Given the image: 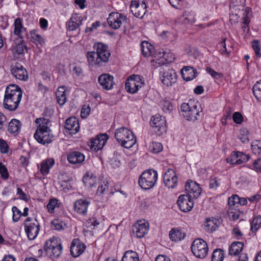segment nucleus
Masks as SVG:
<instances>
[{
    "label": "nucleus",
    "instance_id": "f257e3e1",
    "mask_svg": "<svg viewBox=\"0 0 261 261\" xmlns=\"http://www.w3.org/2000/svg\"><path fill=\"white\" fill-rule=\"evenodd\" d=\"M93 49L94 51L87 53L88 64L96 68L104 66L109 61L111 56L108 45L101 42H97L94 44Z\"/></svg>",
    "mask_w": 261,
    "mask_h": 261
},
{
    "label": "nucleus",
    "instance_id": "f03ea898",
    "mask_svg": "<svg viewBox=\"0 0 261 261\" xmlns=\"http://www.w3.org/2000/svg\"><path fill=\"white\" fill-rule=\"evenodd\" d=\"M22 92L21 88L14 84H10L6 89L3 105L9 111H15L21 100Z\"/></svg>",
    "mask_w": 261,
    "mask_h": 261
},
{
    "label": "nucleus",
    "instance_id": "7ed1b4c3",
    "mask_svg": "<svg viewBox=\"0 0 261 261\" xmlns=\"http://www.w3.org/2000/svg\"><path fill=\"white\" fill-rule=\"evenodd\" d=\"M35 122L38 124L34 135L35 140L43 145L50 143L53 141L54 136L48 126L49 120L44 118H37Z\"/></svg>",
    "mask_w": 261,
    "mask_h": 261
},
{
    "label": "nucleus",
    "instance_id": "20e7f679",
    "mask_svg": "<svg viewBox=\"0 0 261 261\" xmlns=\"http://www.w3.org/2000/svg\"><path fill=\"white\" fill-rule=\"evenodd\" d=\"M181 111L184 117L188 121H194L198 119L202 110L197 100L190 99L181 106Z\"/></svg>",
    "mask_w": 261,
    "mask_h": 261
},
{
    "label": "nucleus",
    "instance_id": "39448f33",
    "mask_svg": "<svg viewBox=\"0 0 261 261\" xmlns=\"http://www.w3.org/2000/svg\"><path fill=\"white\" fill-rule=\"evenodd\" d=\"M115 138L122 147L126 148L132 147L137 142L133 132L124 127L116 129Z\"/></svg>",
    "mask_w": 261,
    "mask_h": 261
},
{
    "label": "nucleus",
    "instance_id": "423d86ee",
    "mask_svg": "<svg viewBox=\"0 0 261 261\" xmlns=\"http://www.w3.org/2000/svg\"><path fill=\"white\" fill-rule=\"evenodd\" d=\"M44 250L47 256L54 259L61 256L63 248L59 240L57 238H53L45 242Z\"/></svg>",
    "mask_w": 261,
    "mask_h": 261
},
{
    "label": "nucleus",
    "instance_id": "0eeeda50",
    "mask_svg": "<svg viewBox=\"0 0 261 261\" xmlns=\"http://www.w3.org/2000/svg\"><path fill=\"white\" fill-rule=\"evenodd\" d=\"M158 176L156 171L153 169L147 170L140 175L138 180L139 185L143 189H150L154 186Z\"/></svg>",
    "mask_w": 261,
    "mask_h": 261
},
{
    "label": "nucleus",
    "instance_id": "6e6552de",
    "mask_svg": "<svg viewBox=\"0 0 261 261\" xmlns=\"http://www.w3.org/2000/svg\"><path fill=\"white\" fill-rule=\"evenodd\" d=\"M24 230L28 238L34 240L40 231V224L36 218L28 217L24 222Z\"/></svg>",
    "mask_w": 261,
    "mask_h": 261
},
{
    "label": "nucleus",
    "instance_id": "1a4fd4ad",
    "mask_svg": "<svg viewBox=\"0 0 261 261\" xmlns=\"http://www.w3.org/2000/svg\"><path fill=\"white\" fill-rule=\"evenodd\" d=\"M159 70L160 79L164 85L171 86L176 82L177 75L174 70L165 65L161 67Z\"/></svg>",
    "mask_w": 261,
    "mask_h": 261
},
{
    "label": "nucleus",
    "instance_id": "9d476101",
    "mask_svg": "<svg viewBox=\"0 0 261 261\" xmlns=\"http://www.w3.org/2000/svg\"><path fill=\"white\" fill-rule=\"evenodd\" d=\"M191 250L196 257L204 258L207 254L208 248L205 241L201 239H197L193 242Z\"/></svg>",
    "mask_w": 261,
    "mask_h": 261
},
{
    "label": "nucleus",
    "instance_id": "9b49d317",
    "mask_svg": "<svg viewBox=\"0 0 261 261\" xmlns=\"http://www.w3.org/2000/svg\"><path fill=\"white\" fill-rule=\"evenodd\" d=\"M144 85V81L141 76L138 74H133L127 79L125 87L128 92L134 94Z\"/></svg>",
    "mask_w": 261,
    "mask_h": 261
},
{
    "label": "nucleus",
    "instance_id": "f8f14e48",
    "mask_svg": "<svg viewBox=\"0 0 261 261\" xmlns=\"http://www.w3.org/2000/svg\"><path fill=\"white\" fill-rule=\"evenodd\" d=\"M166 121L165 117L159 114L153 116L151 119L150 125L153 132L158 136L163 135L166 131Z\"/></svg>",
    "mask_w": 261,
    "mask_h": 261
},
{
    "label": "nucleus",
    "instance_id": "ddd939ff",
    "mask_svg": "<svg viewBox=\"0 0 261 261\" xmlns=\"http://www.w3.org/2000/svg\"><path fill=\"white\" fill-rule=\"evenodd\" d=\"M130 9L135 16L142 18L146 12V5L144 0H132Z\"/></svg>",
    "mask_w": 261,
    "mask_h": 261
},
{
    "label": "nucleus",
    "instance_id": "4468645a",
    "mask_svg": "<svg viewBox=\"0 0 261 261\" xmlns=\"http://www.w3.org/2000/svg\"><path fill=\"white\" fill-rule=\"evenodd\" d=\"M126 19V16L121 13L112 12L109 14L107 18V21L112 28L117 30L121 27L122 22Z\"/></svg>",
    "mask_w": 261,
    "mask_h": 261
},
{
    "label": "nucleus",
    "instance_id": "2eb2a0df",
    "mask_svg": "<svg viewBox=\"0 0 261 261\" xmlns=\"http://www.w3.org/2000/svg\"><path fill=\"white\" fill-rule=\"evenodd\" d=\"M164 183L169 189H174L178 184L177 175L175 171L168 169L165 171L163 177Z\"/></svg>",
    "mask_w": 261,
    "mask_h": 261
},
{
    "label": "nucleus",
    "instance_id": "dca6fc26",
    "mask_svg": "<svg viewBox=\"0 0 261 261\" xmlns=\"http://www.w3.org/2000/svg\"><path fill=\"white\" fill-rule=\"evenodd\" d=\"M174 55L170 51H160L158 54L154 56V59L152 60L156 64L161 65H167L168 63L172 62L174 61Z\"/></svg>",
    "mask_w": 261,
    "mask_h": 261
},
{
    "label": "nucleus",
    "instance_id": "f3484780",
    "mask_svg": "<svg viewBox=\"0 0 261 261\" xmlns=\"http://www.w3.org/2000/svg\"><path fill=\"white\" fill-rule=\"evenodd\" d=\"M148 224L144 220L138 221L132 227V231L134 235L138 238H141L148 231Z\"/></svg>",
    "mask_w": 261,
    "mask_h": 261
},
{
    "label": "nucleus",
    "instance_id": "a211bd4d",
    "mask_svg": "<svg viewBox=\"0 0 261 261\" xmlns=\"http://www.w3.org/2000/svg\"><path fill=\"white\" fill-rule=\"evenodd\" d=\"M177 204L179 208L184 212H189L194 205L192 198L185 194L181 195L178 197Z\"/></svg>",
    "mask_w": 261,
    "mask_h": 261
},
{
    "label": "nucleus",
    "instance_id": "6ab92c4d",
    "mask_svg": "<svg viewBox=\"0 0 261 261\" xmlns=\"http://www.w3.org/2000/svg\"><path fill=\"white\" fill-rule=\"evenodd\" d=\"M185 190L188 193L186 195H188L191 198H198L201 192V189L199 184L192 180L187 182Z\"/></svg>",
    "mask_w": 261,
    "mask_h": 261
},
{
    "label": "nucleus",
    "instance_id": "aec40b11",
    "mask_svg": "<svg viewBox=\"0 0 261 261\" xmlns=\"http://www.w3.org/2000/svg\"><path fill=\"white\" fill-rule=\"evenodd\" d=\"M11 71L17 79L23 81H26L28 79V73L27 70L19 63H16L12 66Z\"/></svg>",
    "mask_w": 261,
    "mask_h": 261
},
{
    "label": "nucleus",
    "instance_id": "412c9836",
    "mask_svg": "<svg viewBox=\"0 0 261 261\" xmlns=\"http://www.w3.org/2000/svg\"><path fill=\"white\" fill-rule=\"evenodd\" d=\"M90 203V201L88 199L77 200L73 204L74 211L80 215L86 216L87 214L88 209Z\"/></svg>",
    "mask_w": 261,
    "mask_h": 261
},
{
    "label": "nucleus",
    "instance_id": "4be33fe9",
    "mask_svg": "<svg viewBox=\"0 0 261 261\" xmlns=\"http://www.w3.org/2000/svg\"><path fill=\"white\" fill-rule=\"evenodd\" d=\"M86 248L85 244L79 239H74L70 245L71 255L74 257H78L84 252Z\"/></svg>",
    "mask_w": 261,
    "mask_h": 261
},
{
    "label": "nucleus",
    "instance_id": "5701e85b",
    "mask_svg": "<svg viewBox=\"0 0 261 261\" xmlns=\"http://www.w3.org/2000/svg\"><path fill=\"white\" fill-rule=\"evenodd\" d=\"M108 139V136L105 134L97 135L95 138L91 139L90 142V147L95 151L101 149L106 144Z\"/></svg>",
    "mask_w": 261,
    "mask_h": 261
},
{
    "label": "nucleus",
    "instance_id": "b1692460",
    "mask_svg": "<svg viewBox=\"0 0 261 261\" xmlns=\"http://www.w3.org/2000/svg\"><path fill=\"white\" fill-rule=\"evenodd\" d=\"M114 77L109 73H105L100 75L98 79L99 84L102 88L109 90L113 88L114 84Z\"/></svg>",
    "mask_w": 261,
    "mask_h": 261
},
{
    "label": "nucleus",
    "instance_id": "393cba45",
    "mask_svg": "<svg viewBox=\"0 0 261 261\" xmlns=\"http://www.w3.org/2000/svg\"><path fill=\"white\" fill-rule=\"evenodd\" d=\"M65 128L71 135L75 134L80 129V125L77 119L75 117L68 118L65 122Z\"/></svg>",
    "mask_w": 261,
    "mask_h": 261
},
{
    "label": "nucleus",
    "instance_id": "a878e982",
    "mask_svg": "<svg viewBox=\"0 0 261 261\" xmlns=\"http://www.w3.org/2000/svg\"><path fill=\"white\" fill-rule=\"evenodd\" d=\"M85 155L78 151H71L67 155V160L70 164L81 165L85 161Z\"/></svg>",
    "mask_w": 261,
    "mask_h": 261
},
{
    "label": "nucleus",
    "instance_id": "bb28decb",
    "mask_svg": "<svg viewBox=\"0 0 261 261\" xmlns=\"http://www.w3.org/2000/svg\"><path fill=\"white\" fill-rule=\"evenodd\" d=\"M55 161L53 159L49 158L42 161L39 165L38 164V167L41 174L43 176L48 175L50 169L54 166Z\"/></svg>",
    "mask_w": 261,
    "mask_h": 261
},
{
    "label": "nucleus",
    "instance_id": "cd10ccee",
    "mask_svg": "<svg viewBox=\"0 0 261 261\" xmlns=\"http://www.w3.org/2000/svg\"><path fill=\"white\" fill-rule=\"evenodd\" d=\"M13 26L14 27V34L18 36L20 39H22V34L26 31V28L23 25L22 20L19 17L16 18Z\"/></svg>",
    "mask_w": 261,
    "mask_h": 261
},
{
    "label": "nucleus",
    "instance_id": "c85d7f7f",
    "mask_svg": "<svg viewBox=\"0 0 261 261\" xmlns=\"http://www.w3.org/2000/svg\"><path fill=\"white\" fill-rule=\"evenodd\" d=\"M198 73L196 70L192 67L185 66L181 69V75L183 79L189 81L197 76Z\"/></svg>",
    "mask_w": 261,
    "mask_h": 261
},
{
    "label": "nucleus",
    "instance_id": "c756f323",
    "mask_svg": "<svg viewBox=\"0 0 261 261\" xmlns=\"http://www.w3.org/2000/svg\"><path fill=\"white\" fill-rule=\"evenodd\" d=\"M82 19L78 14H74L67 22L68 29L69 31H73L77 29L82 25Z\"/></svg>",
    "mask_w": 261,
    "mask_h": 261
},
{
    "label": "nucleus",
    "instance_id": "7c9ffc66",
    "mask_svg": "<svg viewBox=\"0 0 261 261\" xmlns=\"http://www.w3.org/2000/svg\"><path fill=\"white\" fill-rule=\"evenodd\" d=\"M27 49V46L23 42V39L20 40V42L15 43L12 46V51L15 57L18 58L19 55L24 53V49Z\"/></svg>",
    "mask_w": 261,
    "mask_h": 261
},
{
    "label": "nucleus",
    "instance_id": "2f4dec72",
    "mask_svg": "<svg viewBox=\"0 0 261 261\" xmlns=\"http://www.w3.org/2000/svg\"><path fill=\"white\" fill-rule=\"evenodd\" d=\"M56 95L58 103L60 106H63L67 101L66 87L65 86L59 87L56 91Z\"/></svg>",
    "mask_w": 261,
    "mask_h": 261
},
{
    "label": "nucleus",
    "instance_id": "473e14b6",
    "mask_svg": "<svg viewBox=\"0 0 261 261\" xmlns=\"http://www.w3.org/2000/svg\"><path fill=\"white\" fill-rule=\"evenodd\" d=\"M186 236L185 232L177 228L171 229L169 232V237L173 241H179L184 239Z\"/></svg>",
    "mask_w": 261,
    "mask_h": 261
},
{
    "label": "nucleus",
    "instance_id": "72a5a7b5",
    "mask_svg": "<svg viewBox=\"0 0 261 261\" xmlns=\"http://www.w3.org/2000/svg\"><path fill=\"white\" fill-rule=\"evenodd\" d=\"M21 126L22 123L19 120L13 119L9 123L8 130L11 134H17L20 131Z\"/></svg>",
    "mask_w": 261,
    "mask_h": 261
},
{
    "label": "nucleus",
    "instance_id": "f704fd0d",
    "mask_svg": "<svg viewBox=\"0 0 261 261\" xmlns=\"http://www.w3.org/2000/svg\"><path fill=\"white\" fill-rule=\"evenodd\" d=\"M96 176L94 175L92 173L89 172H87L83 178V181L85 186L90 187H95L96 184Z\"/></svg>",
    "mask_w": 261,
    "mask_h": 261
},
{
    "label": "nucleus",
    "instance_id": "c9c22d12",
    "mask_svg": "<svg viewBox=\"0 0 261 261\" xmlns=\"http://www.w3.org/2000/svg\"><path fill=\"white\" fill-rule=\"evenodd\" d=\"M141 48L142 55L148 57L152 56L154 51V47L147 41H143L141 44Z\"/></svg>",
    "mask_w": 261,
    "mask_h": 261
},
{
    "label": "nucleus",
    "instance_id": "e433bc0d",
    "mask_svg": "<svg viewBox=\"0 0 261 261\" xmlns=\"http://www.w3.org/2000/svg\"><path fill=\"white\" fill-rule=\"evenodd\" d=\"M31 36V41L37 45L42 46L45 43L44 38L39 34L37 31L32 30L30 32Z\"/></svg>",
    "mask_w": 261,
    "mask_h": 261
},
{
    "label": "nucleus",
    "instance_id": "4c0bfd02",
    "mask_svg": "<svg viewBox=\"0 0 261 261\" xmlns=\"http://www.w3.org/2000/svg\"><path fill=\"white\" fill-rule=\"evenodd\" d=\"M244 244L241 242H234L231 244L229 250L230 255H237L242 250Z\"/></svg>",
    "mask_w": 261,
    "mask_h": 261
},
{
    "label": "nucleus",
    "instance_id": "58836bf2",
    "mask_svg": "<svg viewBox=\"0 0 261 261\" xmlns=\"http://www.w3.org/2000/svg\"><path fill=\"white\" fill-rule=\"evenodd\" d=\"M109 182L107 180H100L96 194L99 196L104 195L109 192Z\"/></svg>",
    "mask_w": 261,
    "mask_h": 261
},
{
    "label": "nucleus",
    "instance_id": "ea45409f",
    "mask_svg": "<svg viewBox=\"0 0 261 261\" xmlns=\"http://www.w3.org/2000/svg\"><path fill=\"white\" fill-rule=\"evenodd\" d=\"M121 261H139L138 253L133 250H127L125 252Z\"/></svg>",
    "mask_w": 261,
    "mask_h": 261
},
{
    "label": "nucleus",
    "instance_id": "a19ab883",
    "mask_svg": "<svg viewBox=\"0 0 261 261\" xmlns=\"http://www.w3.org/2000/svg\"><path fill=\"white\" fill-rule=\"evenodd\" d=\"M250 12V9L248 8L245 9L243 12V25L242 28L244 32H248L249 31V24L250 23V18L249 17V13Z\"/></svg>",
    "mask_w": 261,
    "mask_h": 261
},
{
    "label": "nucleus",
    "instance_id": "79ce46f5",
    "mask_svg": "<svg viewBox=\"0 0 261 261\" xmlns=\"http://www.w3.org/2000/svg\"><path fill=\"white\" fill-rule=\"evenodd\" d=\"M182 17V22L185 24L192 23L196 21L195 14L193 11H185Z\"/></svg>",
    "mask_w": 261,
    "mask_h": 261
},
{
    "label": "nucleus",
    "instance_id": "37998d69",
    "mask_svg": "<svg viewBox=\"0 0 261 261\" xmlns=\"http://www.w3.org/2000/svg\"><path fill=\"white\" fill-rule=\"evenodd\" d=\"M216 220H211L210 218H207L205 222V230L208 232H213L217 230L218 227Z\"/></svg>",
    "mask_w": 261,
    "mask_h": 261
},
{
    "label": "nucleus",
    "instance_id": "c03bdc74",
    "mask_svg": "<svg viewBox=\"0 0 261 261\" xmlns=\"http://www.w3.org/2000/svg\"><path fill=\"white\" fill-rule=\"evenodd\" d=\"M224 257L223 251L221 249H216L212 255V261H223Z\"/></svg>",
    "mask_w": 261,
    "mask_h": 261
},
{
    "label": "nucleus",
    "instance_id": "a18cd8bd",
    "mask_svg": "<svg viewBox=\"0 0 261 261\" xmlns=\"http://www.w3.org/2000/svg\"><path fill=\"white\" fill-rule=\"evenodd\" d=\"M253 93L256 99L261 101V80L257 81L253 86Z\"/></svg>",
    "mask_w": 261,
    "mask_h": 261
},
{
    "label": "nucleus",
    "instance_id": "49530a36",
    "mask_svg": "<svg viewBox=\"0 0 261 261\" xmlns=\"http://www.w3.org/2000/svg\"><path fill=\"white\" fill-rule=\"evenodd\" d=\"M261 227V216L258 215L254 218L251 223V231L255 233Z\"/></svg>",
    "mask_w": 261,
    "mask_h": 261
},
{
    "label": "nucleus",
    "instance_id": "de8ad7c7",
    "mask_svg": "<svg viewBox=\"0 0 261 261\" xmlns=\"http://www.w3.org/2000/svg\"><path fill=\"white\" fill-rule=\"evenodd\" d=\"M241 214V212L236 208L230 207L228 211V215L230 219L236 221L239 219Z\"/></svg>",
    "mask_w": 261,
    "mask_h": 261
},
{
    "label": "nucleus",
    "instance_id": "09e8293b",
    "mask_svg": "<svg viewBox=\"0 0 261 261\" xmlns=\"http://www.w3.org/2000/svg\"><path fill=\"white\" fill-rule=\"evenodd\" d=\"M251 149L254 154L261 155V140H254L251 144Z\"/></svg>",
    "mask_w": 261,
    "mask_h": 261
},
{
    "label": "nucleus",
    "instance_id": "8fccbe9b",
    "mask_svg": "<svg viewBox=\"0 0 261 261\" xmlns=\"http://www.w3.org/2000/svg\"><path fill=\"white\" fill-rule=\"evenodd\" d=\"M149 149L154 153H158L162 151L163 146L161 143L152 142L149 145Z\"/></svg>",
    "mask_w": 261,
    "mask_h": 261
},
{
    "label": "nucleus",
    "instance_id": "3c124183",
    "mask_svg": "<svg viewBox=\"0 0 261 261\" xmlns=\"http://www.w3.org/2000/svg\"><path fill=\"white\" fill-rule=\"evenodd\" d=\"M59 200L56 198L50 199L47 204V208L48 212L53 213L56 207L59 206Z\"/></svg>",
    "mask_w": 261,
    "mask_h": 261
},
{
    "label": "nucleus",
    "instance_id": "603ef678",
    "mask_svg": "<svg viewBox=\"0 0 261 261\" xmlns=\"http://www.w3.org/2000/svg\"><path fill=\"white\" fill-rule=\"evenodd\" d=\"M100 224L99 220L95 217L89 218L86 221V225L88 227H92L94 229Z\"/></svg>",
    "mask_w": 261,
    "mask_h": 261
},
{
    "label": "nucleus",
    "instance_id": "864d4df0",
    "mask_svg": "<svg viewBox=\"0 0 261 261\" xmlns=\"http://www.w3.org/2000/svg\"><path fill=\"white\" fill-rule=\"evenodd\" d=\"M161 106L165 113H170L172 110V105L169 100H163L161 101Z\"/></svg>",
    "mask_w": 261,
    "mask_h": 261
},
{
    "label": "nucleus",
    "instance_id": "5fc2aeb1",
    "mask_svg": "<svg viewBox=\"0 0 261 261\" xmlns=\"http://www.w3.org/2000/svg\"><path fill=\"white\" fill-rule=\"evenodd\" d=\"M0 177L3 180H7L9 177V174L7 167L2 162L0 163Z\"/></svg>",
    "mask_w": 261,
    "mask_h": 261
},
{
    "label": "nucleus",
    "instance_id": "6e6d98bb",
    "mask_svg": "<svg viewBox=\"0 0 261 261\" xmlns=\"http://www.w3.org/2000/svg\"><path fill=\"white\" fill-rule=\"evenodd\" d=\"M12 211L13 212V221L14 222L18 221L22 216L21 212L15 206L12 207Z\"/></svg>",
    "mask_w": 261,
    "mask_h": 261
},
{
    "label": "nucleus",
    "instance_id": "4d7b16f0",
    "mask_svg": "<svg viewBox=\"0 0 261 261\" xmlns=\"http://www.w3.org/2000/svg\"><path fill=\"white\" fill-rule=\"evenodd\" d=\"M248 131L246 129L240 130V134L238 135V139L243 143H246L249 142V138L248 136Z\"/></svg>",
    "mask_w": 261,
    "mask_h": 261
},
{
    "label": "nucleus",
    "instance_id": "13d9d810",
    "mask_svg": "<svg viewBox=\"0 0 261 261\" xmlns=\"http://www.w3.org/2000/svg\"><path fill=\"white\" fill-rule=\"evenodd\" d=\"M225 41L226 39H224L221 41L218 44V47L219 48V51L222 55L228 56L229 53L226 49Z\"/></svg>",
    "mask_w": 261,
    "mask_h": 261
},
{
    "label": "nucleus",
    "instance_id": "bf43d9fd",
    "mask_svg": "<svg viewBox=\"0 0 261 261\" xmlns=\"http://www.w3.org/2000/svg\"><path fill=\"white\" fill-rule=\"evenodd\" d=\"M237 155L239 161V164H241L243 163L247 162L250 159L249 155L245 154L242 152L237 151Z\"/></svg>",
    "mask_w": 261,
    "mask_h": 261
},
{
    "label": "nucleus",
    "instance_id": "052dcab7",
    "mask_svg": "<svg viewBox=\"0 0 261 261\" xmlns=\"http://www.w3.org/2000/svg\"><path fill=\"white\" fill-rule=\"evenodd\" d=\"M252 47L255 52V55L257 57V58H260V46L259 45V41L257 40H254L253 41H252Z\"/></svg>",
    "mask_w": 261,
    "mask_h": 261
},
{
    "label": "nucleus",
    "instance_id": "680f3d73",
    "mask_svg": "<svg viewBox=\"0 0 261 261\" xmlns=\"http://www.w3.org/2000/svg\"><path fill=\"white\" fill-rule=\"evenodd\" d=\"M240 197L237 195H233L228 199V204L229 206H233L238 205Z\"/></svg>",
    "mask_w": 261,
    "mask_h": 261
},
{
    "label": "nucleus",
    "instance_id": "e2e57ef3",
    "mask_svg": "<svg viewBox=\"0 0 261 261\" xmlns=\"http://www.w3.org/2000/svg\"><path fill=\"white\" fill-rule=\"evenodd\" d=\"M226 161L227 163L232 165H239L236 152H233Z\"/></svg>",
    "mask_w": 261,
    "mask_h": 261
},
{
    "label": "nucleus",
    "instance_id": "0e129e2a",
    "mask_svg": "<svg viewBox=\"0 0 261 261\" xmlns=\"http://www.w3.org/2000/svg\"><path fill=\"white\" fill-rule=\"evenodd\" d=\"M51 225L53 229L58 230H60L63 228L62 222L58 219H54L52 221Z\"/></svg>",
    "mask_w": 261,
    "mask_h": 261
},
{
    "label": "nucleus",
    "instance_id": "69168bd1",
    "mask_svg": "<svg viewBox=\"0 0 261 261\" xmlns=\"http://www.w3.org/2000/svg\"><path fill=\"white\" fill-rule=\"evenodd\" d=\"M0 151L2 153H7L9 151V147L5 141L0 139Z\"/></svg>",
    "mask_w": 261,
    "mask_h": 261
},
{
    "label": "nucleus",
    "instance_id": "338daca9",
    "mask_svg": "<svg viewBox=\"0 0 261 261\" xmlns=\"http://www.w3.org/2000/svg\"><path fill=\"white\" fill-rule=\"evenodd\" d=\"M206 71L208 73L213 77L217 79H220L222 76V74L219 72H217L210 67H207Z\"/></svg>",
    "mask_w": 261,
    "mask_h": 261
},
{
    "label": "nucleus",
    "instance_id": "774afa93",
    "mask_svg": "<svg viewBox=\"0 0 261 261\" xmlns=\"http://www.w3.org/2000/svg\"><path fill=\"white\" fill-rule=\"evenodd\" d=\"M232 119L234 122L237 124H241L243 120L242 115L240 112H238L233 113L232 115Z\"/></svg>",
    "mask_w": 261,
    "mask_h": 261
}]
</instances>
